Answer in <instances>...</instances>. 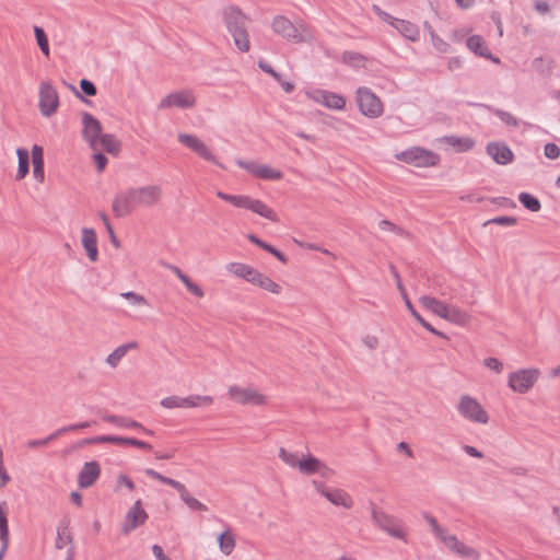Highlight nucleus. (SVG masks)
Masks as SVG:
<instances>
[{
    "label": "nucleus",
    "mask_w": 560,
    "mask_h": 560,
    "mask_svg": "<svg viewBox=\"0 0 560 560\" xmlns=\"http://www.w3.org/2000/svg\"><path fill=\"white\" fill-rule=\"evenodd\" d=\"M184 408H195L199 406H210L213 402V397L211 396H201V395H191L188 397H184Z\"/></svg>",
    "instance_id": "nucleus-37"
},
{
    "label": "nucleus",
    "mask_w": 560,
    "mask_h": 560,
    "mask_svg": "<svg viewBox=\"0 0 560 560\" xmlns=\"http://www.w3.org/2000/svg\"><path fill=\"white\" fill-rule=\"evenodd\" d=\"M98 147L109 154L117 156L121 150V142L110 133H103L98 139Z\"/></svg>",
    "instance_id": "nucleus-29"
},
{
    "label": "nucleus",
    "mask_w": 560,
    "mask_h": 560,
    "mask_svg": "<svg viewBox=\"0 0 560 560\" xmlns=\"http://www.w3.org/2000/svg\"><path fill=\"white\" fill-rule=\"evenodd\" d=\"M93 160L95 162L96 170L98 172H103L107 165L108 159L102 152H96L93 155Z\"/></svg>",
    "instance_id": "nucleus-54"
},
{
    "label": "nucleus",
    "mask_w": 560,
    "mask_h": 560,
    "mask_svg": "<svg viewBox=\"0 0 560 560\" xmlns=\"http://www.w3.org/2000/svg\"><path fill=\"white\" fill-rule=\"evenodd\" d=\"M395 277H396L397 279H399V276H398V273H397V272L395 273ZM398 289H399V291L401 292V294L404 295V299L406 300V304H407L408 310L412 313V310H415V307H413V305L411 304V302L409 301V299H408V296H407V293H406V290H405V288L402 287V284H401L400 280H398Z\"/></svg>",
    "instance_id": "nucleus-59"
},
{
    "label": "nucleus",
    "mask_w": 560,
    "mask_h": 560,
    "mask_svg": "<svg viewBox=\"0 0 560 560\" xmlns=\"http://www.w3.org/2000/svg\"><path fill=\"white\" fill-rule=\"evenodd\" d=\"M220 550L229 556L235 548V536L230 530H225L218 537Z\"/></svg>",
    "instance_id": "nucleus-36"
},
{
    "label": "nucleus",
    "mask_w": 560,
    "mask_h": 560,
    "mask_svg": "<svg viewBox=\"0 0 560 560\" xmlns=\"http://www.w3.org/2000/svg\"><path fill=\"white\" fill-rule=\"evenodd\" d=\"M487 152L499 164H508L513 160V153L505 144L490 143Z\"/></svg>",
    "instance_id": "nucleus-25"
},
{
    "label": "nucleus",
    "mask_w": 560,
    "mask_h": 560,
    "mask_svg": "<svg viewBox=\"0 0 560 560\" xmlns=\"http://www.w3.org/2000/svg\"><path fill=\"white\" fill-rule=\"evenodd\" d=\"M282 38L293 43L307 42L313 38V33L304 23H292L282 18Z\"/></svg>",
    "instance_id": "nucleus-14"
},
{
    "label": "nucleus",
    "mask_w": 560,
    "mask_h": 560,
    "mask_svg": "<svg viewBox=\"0 0 560 560\" xmlns=\"http://www.w3.org/2000/svg\"><path fill=\"white\" fill-rule=\"evenodd\" d=\"M300 470L305 474L319 472L323 477L328 478L334 475L332 469L324 466L319 460L314 457L302 459L298 462Z\"/></svg>",
    "instance_id": "nucleus-23"
},
{
    "label": "nucleus",
    "mask_w": 560,
    "mask_h": 560,
    "mask_svg": "<svg viewBox=\"0 0 560 560\" xmlns=\"http://www.w3.org/2000/svg\"><path fill=\"white\" fill-rule=\"evenodd\" d=\"M82 246L84 247L86 255L91 261H96L98 258L97 249V235L94 229L83 228L82 229Z\"/></svg>",
    "instance_id": "nucleus-19"
},
{
    "label": "nucleus",
    "mask_w": 560,
    "mask_h": 560,
    "mask_svg": "<svg viewBox=\"0 0 560 560\" xmlns=\"http://www.w3.org/2000/svg\"><path fill=\"white\" fill-rule=\"evenodd\" d=\"M226 270L235 277L242 278L252 284H254L258 273L260 272L254 267L242 262H230L226 265Z\"/></svg>",
    "instance_id": "nucleus-20"
},
{
    "label": "nucleus",
    "mask_w": 560,
    "mask_h": 560,
    "mask_svg": "<svg viewBox=\"0 0 560 560\" xmlns=\"http://www.w3.org/2000/svg\"><path fill=\"white\" fill-rule=\"evenodd\" d=\"M121 298L130 301L131 304L133 305H147L148 304V301L147 299L141 295V294H138L136 292H132V291H128V292H122L120 294Z\"/></svg>",
    "instance_id": "nucleus-44"
},
{
    "label": "nucleus",
    "mask_w": 560,
    "mask_h": 560,
    "mask_svg": "<svg viewBox=\"0 0 560 560\" xmlns=\"http://www.w3.org/2000/svg\"><path fill=\"white\" fill-rule=\"evenodd\" d=\"M183 284L186 287V289L191 293L194 294L195 296L197 298H202L205 295V292L198 285L196 284L195 282L191 281V279L189 277H187L186 279H184L183 281Z\"/></svg>",
    "instance_id": "nucleus-49"
},
{
    "label": "nucleus",
    "mask_w": 560,
    "mask_h": 560,
    "mask_svg": "<svg viewBox=\"0 0 560 560\" xmlns=\"http://www.w3.org/2000/svg\"><path fill=\"white\" fill-rule=\"evenodd\" d=\"M357 103L360 112L368 117L376 118L383 114L382 101L368 88L358 89Z\"/></svg>",
    "instance_id": "nucleus-6"
},
{
    "label": "nucleus",
    "mask_w": 560,
    "mask_h": 560,
    "mask_svg": "<svg viewBox=\"0 0 560 560\" xmlns=\"http://www.w3.org/2000/svg\"><path fill=\"white\" fill-rule=\"evenodd\" d=\"M222 19L229 34L233 38L235 47L242 52L249 51V18L246 14H244L240 8L235 5H230L223 9Z\"/></svg>",
    "instance_id": "nucleus-2"
},
{
    "label": "nucleus",
    "mask_w": 560,
    "mask_h": 560,
    "mask_svg": "<svg viewBox=\"0 0 560 560\" xmlns=\"http://www.w3.org/2000/svg\"><path fill=\"white\" fill-rule=\"evenodd\" d=\"M95 421H84L75 424H69L62 428L57 429V433L63 434L67 432L80 430V429H86L90 428Z\"/></svg>",
    "instance_id": "nucleus-48"
},
{
    "label": "nucleus",
    "mask_w": 560,
    "mask_h": 560,
    "mask_svg": "<svg viewBox=\"0 0 560 560\" xmlns=\"http://www.w3.org/2000/svg\"><path fill=\"white\" fill-rule=\"evenodd\" d=\"M382 18L384 21H386L393 27H395L407 39H409L411 42H416L419 39L420 32L416 24H413L409 21L395 19L384 12L382 13Z\"/></svg>",
    "instance_id": "nucleus-17"
},
{
    "label": "nucleus",
    "mask_w": 560,
    "mask_h": 560,
    "mask_svg": "<svg viewBox=\"0 0 560 560\" xmlns=\"http://www.w3.org/2000/svg\"><path fill=\"white\" fill-rule=\"evenodd\" d=\"M82 136L83 139L89 143L90 148L96 151L98 149V139L102 133V124L93 115L88 112L82 114Z\"/></svg>",
    "instance_id": "nucleus-12"
},
{
    "label": "nucleus",
    "mask_w": 560,
    "mask_h": 560,
    "mask_svg": "<svg viewBox=\"0 0 560 560\" xmlns=\"http://www.w3.org/2000/svg\"><path fill=\"white\" fill-rule=\"evenodd\" d=\"M236 164L241 167V168H244L246 170L247 172H249L250 174L257 176V172H258V167H259V164L255 163V162H248V161H244V160H236Z\"/></svg>",
    "instance_id": "nucleus-52"
},
{
    "label": "nucleus",
    "mask_w": 560,
    "mask_h": 560,
    "mask_svg": "<svg viewBox=\"0 0 560 560\" xmlns=\"http://www.w3.org/2000/svg\"><path fill=\"white\" fill-rule=\"evenodd\" d=\"M138 348L137 341H130L128 343H124L117 347L112 353H109L106 358V363L112 368H117L120 363L121 359L127 354L129 350H133Z\"/></svg>",
    "instance_id": "nucleus-27"
},
{
    "label": "nucleus",
    "mask_w": 560,
    "mask_h": 560,
    "mask_svg": "<svg viewBox=\"0 0 560 560\" xmlns=\"http://www.w3.org/2000/svg\"><path fill=\"white\" fill-rule=\"evenodd\" d=\"M118 482L125 485L129 490L135 489V482L126 475L121 474L118 477Z\"/></svg>",
    "instance_id": "nucleus-61"
},
{
    "label": "nucleus",
    "mask_w": 560,
    "mask_h": 560,
    "mask_svg": "<svg viewBox=\"0 0 560 560\" xmlns=\"http://www.w3.org/2000/svg\"><path fill=\"white\" fill-rule=\"evenodd\" d=\"M306 94L311 100L329 109L342 110L346 107V98L340 94L320 89L308 91Z\"/></svg>",
    "instance_id": "nucleus-13"
},
{
    "label": "nucleus",
    "mask_w": 560,
    "mask_h": 560,
    "mask_svg": "<svg viewBox=\"0 0 560 560\" xmlns=\"http://www.w3.org/2000/svg\"><path fill=\"white\" fill-rule=\"evenodd\" d=\"M247 240L250 241L252 243L256 244L260 248L271 253L276 258L280 259V249H278V248L271 246L270 244L264 242L257 235H255L253 233H249V234H247Z\"/></svg>",
    "instance_id": "nucleus-41"
},
{
    "label": "nucleus",
    "mask_w": 560,
    "mask_h": 560,
    "mask_svg": "<svg viewBox=\"0 0 560 560\" xmlns=\"http://www.w3.org/2000/svg\"><path fill=\"white\" fill-rule=\"evenodd\" d=\"M103 444V435L83 439L79 442V446Z\"/></svg>",
    "instance_id": "nucleus-57"
},
{
    "label": "nucleus",
    "mask_w": 560,
    "mask_h": 560,
    "mask_svg": "<svg viewBox=\"0 0 560 560\" xmlns=\"http://www.w3.org/2000/svg\"><path fill=\"white\" fill-rule=\"evenodd\" d=\"M145 475L152 479H155L164 485L173 487L178 493L180 499L187 504L190 510L194 511H207L208 508L199 500L190 495L186 486L175 479L168 478L152 468L145 469Z\"/></svg>",
    "instance_id": "nucleus-3"
},
{
    "label": "nucleus",
    "mask_w": 560,
    "mask_h": 560,
    "mask_svg": "<svg viewBox=\"0 0 560 560\" xmlns=\"http://www.w3.org/2000/svg\"><path fill=\"white\" fill-rule=\"evenodd\" d=\"M80 88L82 92L88 96H94L97 93L95 84L88 79H82L80 81Z\"/></svg>",
    "instance_id": "nucleus-51"
},
{
    "label": "nucleus",
    "mask_w": 560,
    "mask_h": 560,
    "mask_svg": "<svg viewBox=\"0 0 560 560\" xmlns=\"http://www.w3.org/2000/svg\"><path fill=\"white\" fill-rule=\"evenodd\" d=\"M442 141L451 147H453L457 152H466L472 149L475 145V141L468 137H456L450 136L444 137Z\"/></svg>",
    "instance_id": "nucleus-30"
},
{
    "label": "nucleus",
    "mask_w": 560,
    "mask_h": 560,
    "mask_svg": "<svg viewBox=\"0 0 560 560\" xmlns=\"http://www.w3.org/2000/svg\"><path fill=\"white\" fill-rule=\"evenodd\" d=\"M217 196L231 205L242 208L245 196L229 195L223 191H218Z\"/></svg>",
    "instance_id": "nucleus-45"
},
{
    "label": "nucleus",
    "mask_w": 560,
    "mask_h": 560,
    "mask_svg": "<svg viewBox=\"0 0 560 560\" xmlns=\"http://www.w3.org/2000/svg\"><path fill=\"white\" fill-rule=\"evenodd\" d=\"M33 176L38 183H44V151L38 144L32 147Z\"/></svg>",
    "instance_id": "nucleus-24"
},
{
    "label": "nucleus",
    "mask_w": 560,
    "mask_h": 560,
    "mask_svg": "<svg viewBox=\"0 0 560 560\" xmlns=\"http://www.w3.org/2000/svg\"><path fill=\"white\" fill-rule=\"evenodd\" d=\"M242 208L248 209L268 220L277 221V213L258 199H253L248 196H245Z\"/></svg>",
    "instance_id": "nucleus-21"
},
{
    "label": "nucleus",
    "mask_w": 560,
    "mask_h": 560,
    "mask_svg": "<svg viewBox=\"0 0 560 560\" xmlns=\"http://www.w3.org/2000/svg\"><path fill=\"white\" fill-rule=\"evenodd\" d=\"M174 453L175 451H168L166 453H161V452H154V457L156 459H171L174 457Z\"/></svg>",
    "instance_id": "nucleus-63"
},
{
    "label": "nucleus",
    "mask_w": 560,
    "mask_h": 560,
    "mask_svg": "<svg viewBox=\"0 0 560 560\" xmlns=\"http://www.w3.org/2000/svg\"><path fill=\"white\" fill-rule=\"evenodd\" d=\"M103 443H110L116 445H130L141 450H151L152 445L135 439V438H125V436H115V435H103Z\"/></svg>",
    "instance_id": "nucleus-26"
},
{
    "label": "nucleus",
    "mask_w": 560,
    "mask_h": 560,
    "mask_svg": "<svg viewBox=\"0 0 560 560\" xmlns=\"http://www.w3.org/2000/svg\"><path fill=\"white\" fill-rule=\"evenodd\" d=\"M183 284L186 287V289L191 293L194 294L195 296L197 298H202L205 295V292L198 285L196 284L195 282L191 281V279L189 277H187L186 279H184L183 281Z\"/></svg>",
    "instance_id": "nucleus-50"
},
{
    "label": "nucleus",
    "mask_w": 560,
    "mask_h": 560,
    "mask_svg": "<svg viewBox=\"0 0 560 560\" xmlns=\"http://www.w3.org/2000/svg\"><path fill=\"white\" fill-rule=\"evenodd\" d=\"M59 435H61L60 433H57V430L55 432H52L50 435H48L47 438L45 439H40V440H30L27 442V447L28 448H35V447H38V446H45L47 445L49 442L54 441L55 439H57Z\"/></svg>",
    "instance_id": "nucleus-47"
},
{
    "label": "nucleus",
    "mask_w": 560,
    "mask_h": 560,
    "mask_svg": "<svg viewBox=\"0 0 560 560\" xmlns=\"http://www.w3.org/2000/svg\"><path fill=\"white\" fill-rule=\"evenodd\" d=\"M36 43L44 56L49 57V43L48 37L43 27L35 25L33 27Z\"/></svg>",
    "instance_id": "nucleus-38"
},
{
    "label": "nucleus",
    "mask_w": 560,
    "mask_h": 560,
    "mask_svg": "<svg viewBox=\"0 0 560 560\" xmlns=\"http://www.w3.org/2000/svg\"><path fill=\"white\" fill-rule=\"evenodd\" d=\"M395 158L398 161L411 164L417 167L435 166L440 161V156L436 153L419 147L410 148L406 151L397 153Z\"/></svg>",
    "instance_id": "nucleus-4"
},
{
    "label": "nucleus",
    "mask_w": 560,
    "mask_h": 560,
    "mask_svg": "<svg viewBox=\"0 0 560 560\" xmlns=\"http://www.w3.org/2000/svg\"><path fill=\"white\" fill-rule=\"evenodd\" d=\"M425 518L428 520L429 524L431 525L433 532L442 539V541L445 544V546L447 548H450L452 551H455L463 557L478 559L479 553L474 548L465 546L455 536L445 535V532L439 526V524L434 517H432L430 515H425Z\"/></svg>",
    "instance_id": "nucleus-7"
},
{
    "label": "nucleus",
    "mask_w": 560,
    "mask_h": 560,
    "mask_svg": "<svg viewBox=\"0 0 560 560\" xmlns=\"http://www.w3.org/2000/svg\"><path fill=\"white\" fill-rule=\"evenodd\" d=\"M148 518L147 512L141 506V500H137L133 506L127 512L121 526V532L128 534L142 525Z\"/></svg>",
    "instance_id": "nucleus-16"
},
{
    "label": "nucleus",
    "mask_w": 560,
    "mask_h": 560,
    "mask_svg": "<svg viewBox=\"0 0 560 560\" xmlns=\"http://www.w3.org/2000/svg\"><path fill=\"white\" fill-rule=\"evenodd\" d=\"M458 411L463 417L472 422L485 424L489 420L488 413L483 407L470 396L462 397L458 404Z\"/></svg>",
    "instance_id": "nucleus-10"
},
{
    "label": "nucleus",
    "mask_w": 560,
    "mask_h": 560,
    "mask_svg": "<svg viewBox=\"0 0 560 560\" xmlns=\"http://www.w3.org/2000/svg\"><path fill=\"white\" fill-rule=\"evenodd\" d=\"M467 47L469 50L475 52L476 55L483 57L493 61L494 63H500V59L495 58L491 55L490 49L485 42V39L479 35H472L467 39Z\"/></svg>",
    "instance_id": "nucleus-22"
},
{
    "label": "nucleus",
    "mask_w": 560,
    "mask_h": 560,
    "mask_svg": "<svg viewBox=\"0 0 560 560\" xmlns=\"http://www.w3.org/2000/svg\"><path fill=\"white\" fill-rule=\"evenodd\" d=\"M170 270H172L176 277L183 282L188 276H186L177 266L165 265Z\"/></svg>",
    "instance_id": "nucleus-62"
},
{
    "label": "nucleus",
    "mask_w": 560,
    "mask_h": 560,
    "mask_svg": "<svg viewBox=\"0 0 560 560\" xmlns=\"http://www.w3.org/2000/svg\"><path fill=\"white\" fill-rule=\"evenodd\" d=\"M16 155H18V159H19V167H18V172H16V180H21L23 179L27 174H28V171H30V154H28V151L26 149H23V148H19L16 150Z\"/></svg>",
    "instance_id": "nucleus-35"
},
{
    "label": "nucleus",
    "mask_w": 560,
    "mask_h": 560,
    "mask_svg": "<svg viewBox=\"0 0 560 560\" xmlns=\"http://www.w3.org/2000/svg\"><path fill=\"white\" fill-rule=\"evenodd\" d=\"M196 105V97L191 90H182L174 93H170L164 98L161 100L159 104L160 109L167 108H180L187 109L192 108Z\"/></svg>",
    "instance_id": "nucleus-11"
},
{
    "label": "nucleus",
    "mask_w": 560,
    "mask_h": 560,
    "mask_svg": "<svg viewBox=\"0 0 560 560\" xmlns=\"http://www.w3.org/2000/svg\"><path fill=\"white\" fill-rule=\"evenodd\" d=\"M538 377V370H520L509 376V386L517 393L528 392Z\"/></svg>",
    "instance_id": "nucleus-15"
},
{
    "label": "nucleus",
    "mask_w": 560,
    "mask_h": 560,
    "mask_svg": "<svg viewBox=\"0 0 560 560\" xmlns=\"http://www.w3.org/2000/svg\"><path fill=\"white\" fill-rule=\"evenodd\" d=\"M184 398L178 396L165 397L161 400L164 408H184Z\"/></svg>",
    "instance_id": "nucleus-46"
},
{
    "label": "nucleus",
    "mask_w": 560,
    "mask_h": 560,
    "mask_svg": "<svg viewBox=\"0 0 560 560\" xmlns=\"http://www.w3.org/2000/svg\"><path fill=\"white\" fill-rule=\"evenodd\" d=\"M254 285H257L264 290H267L269 292H272V293H278V289H279V285L278 283H276L273 280H271L269 277H267L266 275L259 272L255 282H254Z\"/></svg>",
    "instance_id": "nucleus-39"
},
{
    "label": "nucleus",
    "mask_w": 560,
    "mask_h": 560,
    "mask_svg": "<svg viewBox=\"0 0 560 560\" xmlns=\"http://www.w3.org/2000/svg\"><path fill=\"white\" fill-rule=\"evenodd\" d=\"M378 522L389 535L396 538L405 539L406 533L398 522L388 516H382Z\"/></svg>",
    "instance_id": "nucleus-33"
},
{
    "label": "nucleus",
    "mask_w": 560,
    "mask_h": 560,
    "mask_svg": "<svg viewBox=\"0 0 560 560\" xmlns=\"http://www.w3.org/2000/svg\"><path fill=\"white\" fill-rule=\"evenodd\" d=\"M520 201L530 211H538L540 209V202L538 199L529 194L522 192L518 197Z\"/></svg>",
    "instance_id": "nucleus-42"
},
{
    "label": "nucleus",
    "mask_w": 560,
    "mask_h": 560,
    "mask_svg": "<svg viewBox=\"0 0 560 560\" xmlns=\"http://www.w3.org/2000/svg\"><path fill=\"white\" fill-rule=\"evenodd\" d=\"M162 196L158 185L130 187L116 194L112 210L116 218H125L133 213L139 207L150 208L156 205Z\"/></svg>",
    "instance_id": "nucleus-1"
},
{
    "label": "nucleus",
    "mask_w": 560,
    "mask_h": 560,
    "mask_svg": "<svg viewBox=\"0 0 560 560\" xmlns=\"http://www.w3.org/2000/svg\"><path fill=\"white\" fill-rule=\"evenodd\" d=\"M101 474L97 462H88L83 465L78 476V483L81 488H89L94 485Z\"/></svg>",
    "instance_id": "nucleus-18"
},
{
    "label": "nucleus",
    "mask_w": 560,
    "mask_h": 560,
    "mask_svg": "<svg viewBox=\"0 0 560 560\" xmlns=\"http://www.w3.org/2000/svg\"><path fill=\"white\" fill-rule=\"evenodd\" d=\"M485 364H486L489 369H491V370H493V371H495V372H498V373H500V372L502 371V369H503L502 363H501L498 359H495V358H489V359H487V360L485 361Z\"/></svg>",
    "instance_id": "nucleus-56"
},
{
    "label": "nucleus",
    "mask_w": 560,
    "mask_h": 560,
    "mask_svg": "<svg viewBox=\"0 0 560 560\" xmlns=\"http://www.w3.org/2000/svg\"><path fill=\"white\" fill-rule=\"evenodd\" d=\"M177 139L183 145L188 148L201 159L218 165L222 170H225V166L217 159V156L211 152L207 144L197 136L190 133H178Z\"/></svg>",
    "instance_id": "nucleus-8"
},
{
    "label": "nucleus",
    "mask_w": 560,
    "mask_h": 560,
    "mask_svg": "<svg viewBox=\"0 0 560 560\" xmlns=\"http://www.w3.org/2000/svg\"><path fill=\"white\" fill-rule=\"evenodd\" d=\"M535 8H536V10H537L538 12H540V13H547V12H549V5H548V3H547V2H545V1H537V2L535 3Z\"/></svg>",
    "instance_id": "nucleus-64"
},
{
    "label": "nucleus",
    "mask_w": 560,
    "mask_h": 560,
    "mask_svg": "<svg viewBox=\"0 0 560 560\" xmlns=\"http://www.w3.org/2000/svg\"><path fill=\"white\" fill-rule=\"evenodd\" d=\"M257 177L264 178V179H278L280 178V172L275 171L266 165H259Z\"/></svg>",
    "instance_id": "nucleus-43"
},
{
    "label": "nucleus",
    "mask_w": 560,
    "mask_h": 560,
    "mask_svg": "<svg viewBox=\"0 0 560 560\" xmlns=\"http://www.w3.org/2000/svg\"><path fill=\"white\" fill-rule=\"evenodd\" d=\"M39 110L45 117L52 116L59 106L57 90L49 82H42L39 85Z\"/></svg>",
    "instance_id": "nucleus-9"
},
{
    "label": "nucleus",
    "mask_w": 560,
    "mask_h": 560,
    "mask_svg": "<svg viewBox=\"0 0 560 560\" xmlns=\"http://www.w3.org/2000/svg\"><path fill=\"white\" fill-rule=\"evenodd\" d=\"M152 552L158 560H171L167 556L164 555L162 547L159 545H153Z\"/></svg>",
    "instance_id": "nucleus-60"
},
{
    "label": "nucleus",
    "mask_w": 560,
    "mask_h": 560,
    "mask_svg": "<svg viewBox=\"0 0 560 560\" xmlns=\"http://www.w3.org/2000/svg\"><path fill=\"white\" fill-rule=\"evenodd\" d=\"M67 542L72 544V536L68 529V523H62L57 532L56 548L62 549Z\"/></svg>",
    "instance_id": "nucleus-40"
},
{
    "label": "nucleus",
    "mask_w": 560,
    "mask_h": 560,
    "mask_svg": "<svg viewBox=\"0 0 560 560\" xmlns=\"http://www.w3.org/2000/svg\"><path fill=\"white\" fill-rule=\"evenodd\" d=\"M106 231L108 233V236H109V240H110V243L116 247V248H119L120 247V241L117 238L115 232H114V229L110 224H107V228H106Z\"/></svg>",
    "instance_id": "nucleus-58"
},
{
    "label": "nucleus",
    "mask_w": 560,
    "mask_h": 560,
    "mask_svg": "<svg viewBox=\"0 0 560 560\" xmlns=\"http://www.w3.org/2000/svg\"><path fill=\"white\" fill-rule=\"evenodd\" d=\"M103 420L112 423L118 428L125 429H139L142 428V424L136 420H132L129 417L117 416V415H104Z\"/></svg>",
    "instance_id": "nucleus-31"
},
{
    "label": "nucleus",
    "mask_w": 560,
    "mask_h": 560,
    "mask_svg": "<svg viewBox=\"0 0 560 560\" xmlns=\"http://www.w3.org/2000/svg\"><path fill=\"white\" fill-rule=\"evenodd\" d=\"M420 303L423 307L428 308L435 315L443 318L444 313L446 312V303L436 300L435 298L431 296H422L420 298Z\"/></svg>",
    "instance_id": "nucleus-34"
},
{
    "label": "nucleus",
    "mask_w": 560,
    "mask_h": 560,
    "mask_svg": "<svg viewBox=\"0 0 560 560\" xmlns=\"http://www.w3.org/2000/svg\"><path fill=\"white\" fill-rule=\"evenodd\" d=\"M443 318L457 325H466L470 316L465 311L447 304Z\"/></svg>",
    "instance_id": "nucleus-32"
},
{
    "label": "nucleus",
    "mask_w": 560,
    "mask_h": 560,
    "mask_svg": "<svg viewBox=\"0 0 560 560\" xmlns=\"http://www.w3.org/2000/svg\"><path fill=\"white\" fill-rule=\"evenodd\" d=\"M229 398L243 406H261L267 401V397L256 390L254 387H241L231 385L228 389Z\"/></svg>",
    "instance_id": "nucleus-5"
},
{
    "label": "nucleus",
    "mask_w": 560,
    "mask_h": 560,
    "mask_svg": "<svg viewBox=\"0 0 560 560\" xmlns=\"http://www.w3.org/2000/svg\"><path fill=\"white\" fill-rule=\"evenodd\" d=\"M258 67H259L264 72L271 74L276 80H278V81L280 80V73H278L277 71H275V70L272 69V67H271L268 62H266V61H264V60H259V62H258Z\"/></svg>",
    "instance_id": "nucleus-55"
},
{
    "label": "nucleus",
    "mask_w": 560,
    "mask_h": 560,
    "mask_svg": "<svg viewBox=\"0 0 560 560\" xmlns=\"http://www.w3.org/2000/svg\"><path fill=\"white\" fill-rule=\"evenodd\" d=\"M545 155L548 159L556 160L560 155V148L555 143H547L545 145Z\"/></svg>",
    "instance_id": "nucleus-53"
},
{
    "label": "nucleus",
    "mask_w": 560,
    "mask_h": 560,
    "mask_svg": "<svg viewBox=\"0 0 560 560\" xmlns=\"http://www.w3.org/2000/svg\"><path fill=\"white\" fill-rule=\"evenodd\" d=\"M322 493L335 505H341L347 509L352 506V500L350 495L343 490H322Z\"/></svg>",
    "instance_id": "nucleus-28"
}]
</instances>
